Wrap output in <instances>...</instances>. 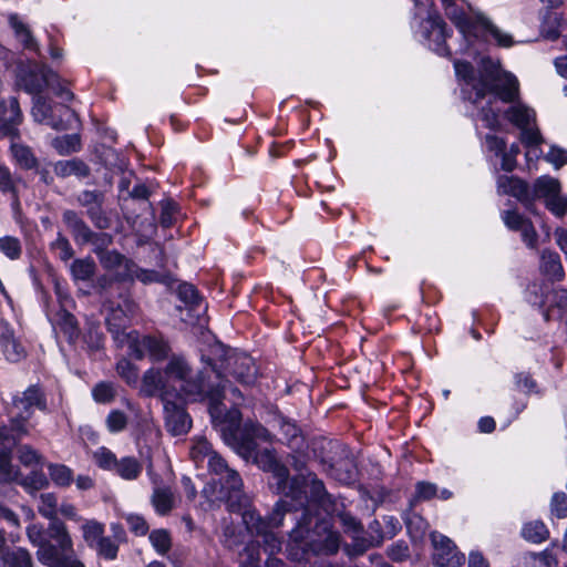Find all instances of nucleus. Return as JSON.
Instances as JSON below:
<instances>
[{
	"label": "nucleus",
	"instance_id": "1",
	"mask_svg": "<svg viewBox=\"0 0 567 567\" xmlns=\"http://www.w3.org/2000/svg\"><path fill=\"white\" fill-rule=\"evenodd\" d=\"M164 370L173 396L189 402L207 398L213 421L224 423L229 419L231 424L238 422L239 410L237 408L227 409L223 403V399H228L226 384L213 388L204 381L203 373H194L186 359L181 355H173Z\"/></svg>",
	"mask_w": 567,
	"mask_h": 567
},
{
	"label": "nucleus",
	"instance_id": "2",
	"mask_svg": "<svg viewBox=\"0 0 567 567\" xmlns=\"http://www.w3.org/2000/svg\"><path fill=\"white\" fill-rule=\"evenodd\" d=\"M210 473L215 476L203 489V495L212 504L227 503L231 511L246 504L241 492L243 482L238 473L230 470L226 462L217 454H209L207 460Z\"/></svg>",
	"mask_w": 567,
	"mask_h": 567
},
{
	"label": "nucleus",
	"instance_id": "3",
	"mask_svg": "<svg viewBox=\"0 0 567 567\" xmlns=\"http://www.w3.org/2000/svg\"><path fill=\"white\" fill-rule=\"evenodd\" d=\"M446 16L456 24L463 34H473L487 39L492 37L499 47L509 48L514 41L511 34L501 30L485 13L472 11L471 18H466L454 8L455 0H442Z\"/></svg>",
	"mask_w": 567,
	"mask_h": 567
},
{
	"label": "nucleus",
	"instance_id": "4",
	"mask_svg": "<svg viewBox=\"0 0 567 567\" xmlns=\"http://www.w3.org/2000/svg\"><path fill=\"white\" fill-rule=\"evenodd\" d=\"M474 91L478 99L486 93H494L505 103L517 100L519 95L518 80L511 73L503 71L497 62L491 59L482 60V83L474 85Z\"/></svg>",
	"mask_w": 567,
	"mask_h": 567
},
{
	"label": "nucleus",
	"instance_id": "5",
	"mask_svg": "<svg viewBox=\"0 0 567 567\" xmlns=\"http://www.w3.org/2000/svg\"><path fill=\"white\" fill-rule=\"evenodd\" d=\"M18 81L29 93L39 94L44 87H51L58 95L65 100L73 97L71 92L60 86L58 75L54 72L38 63L20 65Z\"/></svg>",
	"mask_w": 567,
	"mask_h": 567
},
{
	"label": "nucleus",
	"instance_id": "6",
	"mask_svg": "<svg viewBox=\"0 0 567 567\" xmlns=\"http://www.w3.org/2000/svg\"><path fill=\"white\" fill-rule=\"evenodd\" d=\"M96 255L100 258L101 265L106 270L114 272L121 280L135 278L144 284L162 280L161 274L138 268L134 262L115 250L99 251L96 249Z\"/></svg>",
	"mask_w": 567,
	"mask_h": 567
},
{
	"label": "nucleus",
	"instance_id": "7",
	"mask_svg": "<svg viewBox=\"0 0 567 567\" xmlns=\"http://www.w3.org/2000/svg\"><path fill=\"white\" fill-rule=\"evenodd\" d=\"M116 342L120 347H126L135 359L150 355L154 361H161L167 357L169 348L163 341L152 337H141L136 331L116 332Z\"/></svg>",
	"mask_w": 567,
	"mask_h": 567
},
{
	"label": "nucleus",
	"instance_id": "8",
	"mask_svg": "<svg viewBox=\"0 0 567 567\" xmlns=\"http://www.w3.org/2000/svg\"><path fill=\"white\" fill-rule=\"evenodd\" d=\"M239 453L245 458L252 460V462L256 463L264 471L271 472L278 481V489L285 494H288V492L286 491L287 480L289 476L288 470L286 466L281 465L278 462L272 450H260L257 444H255L251 440H248L240 445Z\"/></svg>",
	"mask_w": 567,
	"mask_h": 567
},
{
	"label": "nucleus",
	"instance_id": "9",
	"mask_svg": "<svg viewBox=\"0 0 567 567\" xmlns=\"http://www.w3.org/2000/svg\"><path fill=\"white\" fill-rule=\"evenodd\" d=\"M281 504H278L274 514L275 516L270 522L264 520L252 511H246L243 514V520L247 528L261 537L258 544H261L265 551L269 555H274L281 549V540L271 530V528L278 527L281 524Z\"/></svg>",
	"mask_w": 567,
	"mask_h": 567
},
{
	"label": "nucleus",
	"instance_id": "10",
	"mask_svg": "<svg viewBox=\"0 0 567 567\" xmlns=\"http://www.w3.org/2000/svg\"><path fill=\"white\" fill-rule=\"evenodd\" d=\"M506 118L520 131V140L526 146H537L543 143L538 128L534 127L535 111L525 104L516 103L505 112Z\"/></svg>",
	"mask_w": 567,
	"mask_h": 567
},
{
	"label": "nucleus",
	"instance_id": "11",
	"mask_svg": "<svg viewBox=\"0 0 567 567\" xmlns=\"http://www.w3.org/2000/svg\"><path fill=\"white\" fill-rule=\"evenodd\" d=\"M32 115L38 122H45L55 130H68L72 122L76 121L75 113L65 105L54 107L45 99L37 96L32 109Z\"/></svg>",
	"mask_w": 567,
	"mask_h": 567
},
{
	"label": "nucleus",
	"instance_id": "12",
	"mask_svg": "<svg viewBox=\"0 0 567 567\" xmlns=\"http://www.w3.org/2000/svg\"><path fill=\"white\" fill-rule=\"evenodd\" d=\"M28 537L30 542L37 545L38 559L48 567H84V565L74 558H61L56 548L52 543L44 540L42 535V528L32 525L28 528Z\"/></svg>",
	"mask_w": 567,
	"mask_h": 567
},
{
	"label": "nucleus",
	"instance_id": "13",
	"mask_svg": "<svg viewBox=\"0 0 567 567\" xmlns=\"http://www.w3.org/2000/svg\"><path fill=\"white\" fill-rule=\"evenodd\" d=\"M225 363L233 375L244 384H251L257 377V369L251 357L231 350L225 351Z\"/></svg>",
	"mask_w": 567,
	"mask_h": 567
},
{
	"label": "nucleus",
	"instance_id": "14",
	"mask_svg": "<svg viewBox=\"0 0 567 567\" xmlns=\"http://www.w3.org/2000/svg\"><path fill=\"white\" fill-rule=\"evenodd\" d=\"M14 406L18 409L17 417L12 421V430L20 434L27 433L24 423L30 416V409L32 406L43 408L42 395L39 389L31 386L23 392L22 396L13 401Z\"/></svg>",
	"mask_w": 567,
	"mask_h": 567
},
{
	"label": "nucleus",
	"instance_id": "15",
	"mask_svg": "<svg viewBox=\"0 0 567 567\" xmlns=\"http://www.w3.org/2000/svg\"><path fill=\"white\" fill-rule=\"evenodd\" d=\"M434 545L433 561L436 567H458L464 555L458 553L453 543L443 535H432Z\"/></svg>",
	"mask_w": 567,
	"mask_h": 567
},
{
	"label": "nucleus",
	"instance_id": "16",
	"mask_svg": "<svg viewBox=\"0 0 567 567\" xmlns=\"http://www.w3.org/2000/svg\"><path fill=\"white\" fill-rule=\"evenodd\" d=\"M239 419H241L240 413H239ZM213 422L216 425H219L221 427L220 430L224 434L229 432L234 436V440L236 441L238 449L240 447V445L244 442H246L248 440H251L255 444H257L256 443L257 439L262 440V441H269L271 439L269 431L260 424L247 425L245 427L244 432H239L238 427H239L240 420H238V422L236 424H231L229 419L224 423H220L218 421H213Z\"/></svg>",
	"mask_w": 567,
	"mask_h": 567
},
{
	"label": "nucleus",
	"instance_id": "17",
	"mask_svg": "<svg viewBox=\"0 0 567 567\" xmlns=\"http://www.w3.org/2000/svg\"><path fill=\"white\" fill-rule=\"evenodd\" d=\"M163 404L167 431L175 436L186 434L192 427V420L184 408L172 400Z\"/></svg>",
	"mask_w": 567,
	"mask_h": 567
},
{
	"label": "nucleus",
	"instance_id": "18",
	"mask_svg": "<svg viewBox=\"0 0 567 567\" xmlns=\"http://www.w3.org/2000/svg\"><path fill=\"white\" fill-rule=\"evenodd\" d=\"M141 392L146 396L159 394L163 403L173 398L171 385L165 377V371L161 372L155 369H150L144 373L142 378Z\"/></svg>",
	"mask_w": 567,
	"mask_h": 567
},
{
	"label": "nucleus",
	"instance_id": "19",
	"mask_svg": "<svg viewBox=\"0 0 567 567\" xmlns=\"http://www.w3.org/2000/svg\"><path fill=\"white\" fill-rule=\"evenodd\" d=\"M48 533L51 540L55 543L53 546L56 548L61 558L72 557L76 559L73 549V540L64 523L61 520L51 522Z\"/></svg>",
	"mask_w": 567,
	"mask_h": 567
},
{
	"label": "nucleus",
	"instance_id": "20",
	"mask_svg": "<svg viewBox=\"0 0 567 567\" xmlns=\"http://www.w3.org/2000/svg\"><path fill=\"white\" fill-rule=\"evenodd\" d=\"M0 343L9 361L17 362L24 357V348L18 342L13 332L4 323H0Z\"/></svg>",
	"mask_w": 567,
	"mask_h": 567
},
{
	"label": "nucleus",
	"instance_id": "21",
	"mask_svg": "<svg viewBox=\"0 0 567 567\" xmlns=\"http://www.w3.org/2000/svg\"><path fill=\"white\" fill-rule=\"evenodd\" d=\"M151 503L157 514L167 515L175 507L176 498L169 487L156 485L151 496Z\"/></svg>",
	"mask_w": 567,
	"mask_h": 567
},
{
	"label": "nucleus",
	"instance_id": "22",
	"mask_svg": "<svg viewBox=\"0 0 567 567\" xmlns=\"http://www.w3.org/2000/svg\"><path fill=\"white\" fill-rule=\"evenodd\" d=\"M63 219L69 229L72 231L73 237L78 243H90V240L93 237V233L74 212H65L63 215Z\"/></svg>",
	"mask_w": 567,
	"mask_h": 567
},
{
	"label": "nucleus",
	"instance_id": "23",
	"mask_svg": "<svg viewBox=\"0 0 567 567\" xmlns=\"http://www.w3.org/2000/svg\"><path fill=\"white\" fill-rule=\"evenodd\" d=\"M9 24L13 29L16 38L29 50H38V44L29 27L20 19L17 13L9 14Z\"/></svg>",
	"mask_w": 567,
	"mask_h": 567
},
{
	"label": "nucleus",
	"instance_id": "24",
	"mask_svg": "<svg viewBox=\"0 0 567 567\" xmlns=\"http://www.w3.org/2000/svg\"><path fill=\"white\" fill-rule=\"evenodd\" d=\"M498 192L509 194L519 200L528 199L527 185L513 176H501L497 181Z\"/></svg>",
	"mask_w": 567,
	"mask_h": 567
},
{
	"label": "nucleus",
	"instance_id": "25",
	"mask_svg": "<svg viewBox=\"0 0 567 567\" xmlns=\"http://www.w3.org/2000/svg\"><path fill=\"white\" fill-rule=\"evenodd\" d=\"M143 470V464L133 456H124L117 460L114 473L125 481L136 480Z\"/></svg>",
	"mask_w": 567,
	"mask_h": 567
},
{
	"label": "nucleus",
	"instance_id": "26",
	"mask_svg": "<svg viewBox=\"0 0 567 567\" xmlns=\"http://www.w3.org/2000/svg\"><path fill=\"white\" fill-rule=\"evenodd\" d=\"M540 270L550 280H561L564 277V269L559 256L556 252L543 251Z\"/></svg>",
	"mask_w": 567,
	"mask_h": 567
},
{
	"label": "nucleus",
	"instance_id": "27",
	"mask_svg": "<svg viewBox=\"0 0 567 567\" xmlns=\"http://www.w3.org/2000/svg\"><path fill=\"white\" fill-rule=\"evenodd\" d=\"M53 171L60 177L85 176L89 173L87 166L78 159L59 161L53 165Z\"/></svg>",
	"mask_w": 567,
	"mask_h": 567
},
{
	"label": "nucleus",
	"instance_id": "28",
	"mask_svg": "<svg viewBox=\"0 0 567 567\" xmlns=\"http://www.w3.org/2000/svg\"><path fill=\"white\" fill-rule=\"evenodd\" d=\"M275 424L279 427L282 439L287 444L291 446H299L298 443L299 441H302V439L298 426L293 422L285 419L284 416H278L275 419Z\"/></svg>",
	"mask_w": 567,
	"mask_h": 567
},
{
	"label": "nucleus",
	"instance_id": "29",
	"mask_svg": "<svg viewBox=\"0 0 567 567\" xmlns=\"http://www.w3.org/2000/svg\"><path fill=\"white\" fill-rule=\"evenodd\" d=\"M55 326L70 341H73L79 336V327L75 318L65 310H61L56 313Z\"/></svg>",
	"mask_w": 567,
	"mask_h": 567
},
{
	"label": "nucleus",
	"instance_id": "30",
	"mask_svg": "<svg viewBox=\"0 0 567 567\" xmlns=\"http://www.w3.org/2000/svg\"><path fill=\"white\" fill-rule=\"evenodd\" d=\"M522 535L526 540L539 544L547 539L549 532L543 522L534 520L524 525Z\"/></svg>",
	"mask_w": 567,
	"mask_h": 567
},
{
	"label": "nucleus",
	"instance_id": "31",
	"mask_svg": "<svg viewBox=\"0 0 567 567\" xmlns=\"http://www.w3.org/2000/svg\"><path fill=\"white\" fill-rule=\"evenodd\" d=\"M560 189L559 182L549 176L539 177L534 184V196L544 197L546 200L558 194Z\"/></svg>",
	"mask_w": 567,
	"mask_h": 567
},
{
	"label": "nucleus",
	"instance_id": "32",
	"mask_svg": "<svg viewBox=\"0 0 567 567\" xmlns=\"http://www.w3.org/2000/svg\"><path fill=\"white\" fill-rule=\"evenodd\" d=\"M1 560V567H32V558L23 548L3 554Z\"/></svg>",
	"mask_w": 567,
	"mask_h": 567
},
{
	"label": "nucleus",
	"instance_id": "33",
	"mask_svg": "<svg viewBox=\"0 0 567 567\" xmlns=\"http://www.w3.org/2000/svg\"><path fill=\"white\" fill-rule=\"evenodd\" d=\"M427 22L431 24L429 37H433V41L437 43L436 51L440 54H447V49L443 45L446 38L445 23L440 16L430 17Z\"/></svg>",
	"mask_w": 567,
	"mask_h": 567
},
{
	"label": "nucleus",
	"instance_id": "34",
	"mask_svg": "<svg viewBox=\"0 0 567 567\" xmlns=\"http://www.w3.org/2000/svg\"><path fill=\"white\" fill-rule=\"evenodd\" d=\"M71 272L76 280H89L95 272V262L91 258L75 259L71 265Z\"/></svg>",
	"mask_w": 567,
	"mask_h": 567
},
{
	"label": "nucleus",
	"instance_id": "35",
	"mask_svg": "<svg viewBox=\"0 0 567 567\" xmlns=\"http://www.w3.org/2000/svg\"><path fill=\"white\" fill-rule=\"evenodd\" d=\"M39 513L44 516L45 518H49L51 522L59 520L56 518L58 515V499L54 494L52 493H43L39 497V505H38Z\"/></svg>",
	"mask_w": 567,
	"mask_h": 567
},
{
	"label": "nucleus",
	"instance_id": "36",
	"mask_svg": "<svg viewBox=\"0 0 567 567\" xmlns=\"http://www.w3.org/2000/svg\"><path fill=\"white\" fill-rule=\"evenodd\" d=\"M49 475L53 483L60 487L69 486L73 481L71 468L63 464H49Z\"/></svg>",
	"mask_w": 567,
	"mask_h": 567
},
{
	"label": "nucleus",
	"instance_id": "37",
	"mask_svg": "<svg viewBox=\"0 0 567 567\" xmlns=\"http://www.w3.org/2000/svg\"><path fill=\"white\" fill-rule=\"evenodd\" d=\"M355 468L351 461H341L332 466L331 475L343 484H350L355 480Z\"/></svg>",
	"mask_w": 567,
	"mask_h": 567
},
{
	"label": "nucleus",
	"instance_id": "38",
	"mask_svg": "<svg viewBox=\"0 0 567 567\" xmlns=\"http://www.w3.org/2000/svg\"><path fill=\"white\" fill-rule=\"evenodd\" d=\"M83 538L89 546H95L103 538L104 526L96 520H86L82 527Z\"/></svg>",
	"mask_w": 567,
	"mask_h": 567
},
{
	"label": "nucleus",
	"instance_id": "39",
	"mask_svg": "<svg viewBox=\"0 0 567 567\" xmlns=\"http://www.w3.org/2000/svg\"><path fill=\"white\" fill-rule=\"evenodd\" d=\"M93 458L99 467L106 470V471H114L115 465L117 463V458H116L115 454L111 450H109L104 446L97 449L94 452Z\"/></svg>",
	"mask_w": 567,
	"mask_h": 567
},
{
	"label": "nucleus",
	"instance_id": "40",
	"mask_svg": "<svg viewBox=\"0 0 567 567\" xmlns=\"http://www.w3.org/2000/svg\"><path fill=\"white\" fill-rule=\"evenodd\" d=\"M150 540L156 551L161 555L166 554L172 546L171 536L165 529L153 530L150 534Z\"/></svg>",
	"mask_w": 567,
	"mask_h": 567
},
{
	"label": "nucleus",
	"instance_id": "41",
	"mask_svg": "<svg viewBox=\"0 0 567 567\" xmlns=\"http://www.w3.org/2000/svg\"><path fill=\"white\" fill-rule=\"evenodd\" d=\"M115 388L110 382H100L92 389L93 399L97 403H110L115 398Z\"/></svg>",
	"mask_w": 567,
	"mask_h": 567
},
{
	"label": "nucleus",
	"instance_id": "42",
	"mask_svg": "<svg viewBox=\"0 0 567 567\" xmlns=\"http://www.w3.org/2000/svg\"><path fill=\"white\" fill-rule=\"evenodd\" d=\"M309 549L316 554L320 553H336L339 547V536L334 533H328L326 536L324 544L318 543H306Z\"/></svg>",
	"mask_w": 567,
	"mask_h": 567
},
{
	"label": "nucleus",
	"instance_id": "43",
	"mask_svg": "<svg viewBox=\"0 0 567 567\" xmlns=\"http://www.w3.org/2000/svg\"><path fill=\"white\" fill-rule=\"evenodd\" d=\"M454 69L457 78L464 80L467 84L472 85H481L482 83V73L480 74V79L476 80L474 76V70L472 65L467 62L455 61Z\"/></svg>",
	"mask_w": 567,
	"mask_h": 567
},
{
	"label": "nucleus",
	"instance_id": "44",
	"mask_svg": "<svg viewBox=\"0 0 567 567\" xmlns=\"http://www.w3.org/2000/svg\"><path fill=\"white\" fill-rule=\"evenodd\" d=\"M127 421L128 419L124 412L112 410L105 419V424L111 433H117L126 427Z\"/></svg>",
	"mask_w": 567,
	"mask_h": 567
},
{
	"label": "nucleus",
	"instance_id": "45",
	"mask_svg": "<svg viewBox=\"0 0 567 567\" xmlns=\"http://www.w3.org/2000/svg\"><path fill=\"white\" fill-rule=\"evenodd\" d=\"M53 146L60 154L75 152L80 147V137L76 134L65 135L53 141Z\"/></svg>",
	"mask_w": 567,
	"mask_h": 567
},
{
	"label": "nucleus",
	"instance_id": "46",
	"mask_svg": "<svg viewBox=\"0 0 567 567\" xmlns=\"http://www.w3.org/2000/svg\"><path fill=\"white\" fill-rule=\"evenodd\" d=\"M0 250L10 259H18L22 251L21 243L16 237L4 236L0 238Z\"/></svg>",
	"mask_w": 567,
	"mask_h": 567
},
{
	"label": "nucleus",
	"instance_id": "47",
	"mask_svg": "<svg viewBox=\"0 0 567 567\" xmlns=\"http://www.w3.org/2000/svg\"><path fill=\"white\" fill-rule=\"evenodd\" d=\"M209 454H215L214 451H212V446L209 442L204 437H197L194 441V444L190 450V455L193 460L198 463L204 461L205 458H209Z\"/></svg>",
	"mask_w": 567,
	"mask_h": 567
},
{
	"label": "nucleus",
	"instance_id": "48",
	"mask_svg": "<svg viewBox=\"0 0 567 567\" xmlns=\"http://www.w3.org/2000/svg\"><path fill=\"white\" fill-rule=\"evenodd\" d=\"M12 154L16 158V161L24 168H32L35 166V157L33 156L32 152L23 146L14 144L12 145Z\"/></svg>",
	"mask_w": 567,
	"mask_h": 567
},
{
	"label": "nucleus",
	"instance_id": "49",
	"mask_svg": "<svg viewBox=\"0 0 567 567\" xmlns=\"http://www.w3.org/2000/svg\"><path fill=\"white\" fill-rule=\"evenodd\" d=\"M550 512L557 518L567 517V495L564 492L554 493L550 501Z\"/></svg>",
	"mask_w": 567,
	"mask_h": 567
},
{
	"label": "nucleus",
	"instance_id": "50",
	"mask_svg": "<svg viewBox=\"0 0 567 567\" xmlns=\"http://www.w3.org/2000/svg\"><path fill=\"white\" fill-rule=\"evenodd\" d=\"M561 18L558 13L548 12L544 19L543 31L546 37L549 39H555L558 37V29L560 27Z\"/></svg>",
	"mask_w": 567,
	"mask_h": 567
},
{
	"label": "nucleus",
	"instance_id": "51",
	"mask_svg": "<svg viewBox=\"0 0 567 567\" xmlns=\"http://www.w3.org/2000/svg\"><path fill=\"white\" fill-rule=\"evenodd\" d=\"M178 296L186 306L195 307L198 305L199 297L193 285L182 284L178 287Z\"/></svg>",
	"mask_w": 567,
	"mask_h": 567
},
{
	"label": "nucleus",
	"instance_id": "52",
	"mask_svg": "<svg viewBox=\"0 0 567 567\" xmlns=\"http://www.w3.org/2000/svg\"><path fill=\"white\" fill-rule=\"evenodd\" d=\"M18 471L11 465L7 454H0V481L11 482L17 480Z\"/></svg>",
	"mask_w": 567,
	"mask_h": 567
},
{
	"label": "nucleus",
	"instance_id": "53",
	"mask_svg": "<svg viewBox=\"0 0 567 567\" xmlns=\"http://www.w3.org/2000/svg\"><path fill=\"white\" fill-rule=\"evenodd\" d=\"M52 247L56 251L60 259H62L64 261L70 260L74 255V251H73L69 240L61 235L52 244Z\"/></svg>",
	"mask_w": 567,
	"mask_h": 567
},
{
	"label": "nucleus",
	"instance_id": "54",
	"mask_svg": "<svg viewBox=\"0 0 567 567\" xmlns=\"http://www.w3.org/2000/svg\"><path fill=\"white\" fill-rule=\"evenodd\" d=\"M99 555L106 559H115L117 555V545H115L109 537H103L95 545Z\"/></svg>",
	"mask_w": 567,
	"mask_h": 567
},
{
	"label": "nucleus",
	"instance_id": "55",
	"mask_svg": "<svg viewBox=\"0 0 567 567\" xmlns=\"http://www.w3.org/2000/svg\"><path fill=\"white\" fill-rule=\"evenodd\" d=\"M546 206L557 216H564L567 212V197L560 196L559 193L546 200Z\"/></svg>",
	"mask_w": 567,
	"mask_h": 567
},
{
	"label": "nucleus",
	"instance_id": "56",
	"mask_svg": "<svg viewBox=\"0 0 567 567\" xmlns=\"http://www.w3.org/2000/svg\"><path fill=\"white\" fill-rule=\"evenodd\" d=\"M116 370L127 383H135L138 379L137 370L127 360H121L116 365Z\"/></svg>",
	"mask_w": 567,
	"mask_h": 567
},
{
	"label": "nucleus",
	"instance_id": "57",
	"mask_svg": "<svg viewBox=\"0 0 567 567\" xmlns=\"http://www.w3.org/2000/svg\"><path fill=\"white\" fill-rule=\"evenodd\" d=\"M303 478L305 483L310 485L312 497L318 502H322L323 497L326 496L323 483L317 480L316 476L311 473H309Z\"/></svg>",
	"mask_w": 567,
	"mask_h": 567
},
{
	"label": "nucleus",
	"instance_id": "58",
	"mask_svg": "<svg viewBox=\"0 0 567 567\" xmlns=\"http://www.w3.org/2000/svg\"><path fill=\"white\" fill-rule=\"evenodd\" d=\"M124 316V312L122 309L113 310L111 316L107 318V323L110 327L111 332L114 336V340L116 341V332L122 333L126 332L124 328V321L122 320V317Z\"/></svg>",
	"mask_w": 567,
	"mask_h": 567
},
{
	"label": "nucleus",
	"instance_id": "59",
	"mask_svg": "<svg viewBox=\"0 0 567 567\" xmlns=\"http://www.w3.org/2000/svg\"><path fill=\"white\" fill-rule=\"evenodd\" d=\"M126 522L130 526V529L134 532L136 535H145L148 526L143 517L138 515H128L126 517Z\"/></svg>",
	"mask_w": 567,
	"mask_h": 567
},
{
	"label": "nucleus",
	"instance_id": "60",
	"mask_svg": "<svg viewBox=\"0 0 567 567\" xmlns=\"http://www.w3.org/2000/svg\"><path fill=\"white\" fill-rule=\"evenodd\" d=\"M503 219L506 226L514 230H519L527 221L523 216L512 210L505 212Z\"/></svg>",
	"mask_w": 567,
	"mask_h": 567
},
{
	"label": "nucleus",
	"instance_id": "61",
	"mask_svg": "<svg viewBox=\"0 0 567 567\" xmlns=\"http://www.w3.org/2000/svg\"><path fill=\"white\" fill-rule=\"evenodd\" d=\"M19 460L25 465H32L40 461V455L32 447L24 445L19 449Z\"/></svg>",
	"mask_w": 567,
	"mask_h": 567
},
{
	"label": "nucleus",
	"instance_id": "62",
	"mask_svg": "<svg viewBox=\"0 0 567 567\" xmlns=\"http://www.w3.org/2000/svg\"><path fill=\"white\" fill-rule=\"evenodd\" d=\"M546 159L558 168L567 163V152L561 148L553 147L547 153Z\"/></svg>",
	"mask_w": 567,
	"mask_h": 567
},
{
	"label": "nucleus",
	"instance_id": "63",
	"mask_svg": "<svg viewBox=\"0 0 567 567\" xmlns=\"http://www.w3.org/2000/svg\"><path fill=\"white\" fill-rule=\"evenodd\" d=\"M89 214H90L92 220L94 221V224L99 228L104 229V228L110 227V220H109V218L106 216H104L102 214L100 205L99 206H91L89 208Z\"/></svg>",
	"mask_w": 567,
	"mask_h": 567
},
{
	"label": "nucleus",
	"instance_id": "64",
	"mask_svg": "<svg viewBox=\"0 0 567 567\" xmlns=\"http://www.w3.org/2000/svg\"><path fill=\"white\" fill-rule=\"evenodd\" d=\"M436 494V486L431 483L420 482L416 485V497L419 499H430Z\"/></svg>",
	"mask_w": 567,
	"mask_h": 567
}]
</instances>
